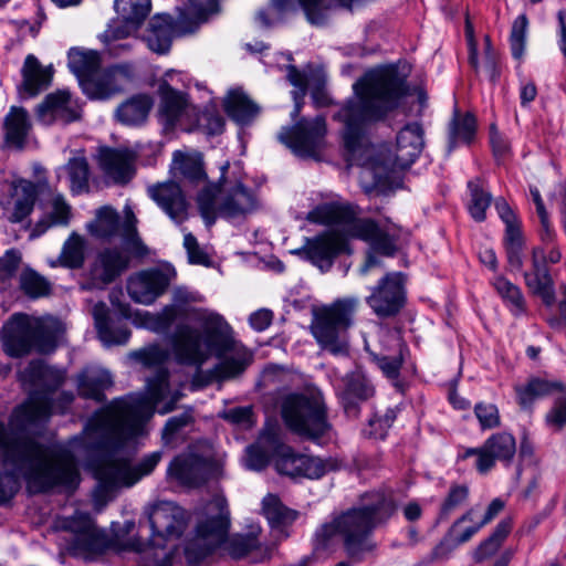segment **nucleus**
Instances as JSON below:
<instances>
[{
  "mask_svg": "<svg viewBox=\"0 0 566 566\" xmlns=\"http://www.w3.org/2000/svg\"><path fill=\"white\" fill-rule=\"evenodd\" d=\"M355 96L334 115L344 124L343 156L346 167H360L373 177L402 174L421 154L424 140L420 124H407L397 135L395 151L387 145L366 143L368 126L394 111L408 92L406 76L394 65L368 71L353 85Z\"/></svg>",
  "mask_w": 566,
  "mask_h": 566,
  "instance_id": "nucleus-1",
  "label": "nucleus"
},
{
  "mask_svg": "<svg viewBox=\"0 0 566 566\" xmlns=\"http://www.w3.org/2000/svg\"><path fill=\"white\" fill-rule=\"evenodd\" d=\"M147 388V396L114 399L88 419L83 437L73 439L81 440L86 449L102 453L95 465V476L104 491L134 485L149 475L163 458V451H154L132 465L122 455L128 442L147 433L146 424L155 411L160 415L174 411L184 396L178 389L171 390L169 371L163 367L148 379Z\"/></svg>",
  "mask_w": 566,
  "mask_h": 566,
  "instance_id": "nucleus-2",
  "label": "nucleus"
},
{
  "mask_svg": "<svg viewBox=\"0 0 566 566\" xmlns=\"http://www.w3.org/2000/svg\"><path fill=\"white\" fill-rule=\"evenodd\" d=\"M0 458L10 472H0V505L19 491L18 478L30 494L49 493L56 488L74 491L81 481L75 455L66 448L40 442L27 432L12 430L0 421Z\"/></svg>",
  "mask_w": 566,
  "mask_h": 566,
  "instance_id": "nucleus-3",
  "label": "nucleus"
},
{
  "mask_svg": "<svg viewBox=\"0 0 566 566\" xmlns=\"http://www.w3.org/2000/svg\"><path fill=\"white\" fill-rule=\"evenodd\" d=\"M205 340L200 332L188 324L180 323L170 335L169 340L176 360L187 366L200 367L214 354L221 361L216 365V377L226 380L242 374L252 361V355L245 348H238L231 336V327L224 318L216 313L200 317Z\"/></svg>",
  "mask_w": 566,
  "mask_h": 566,
  "instance_id": "nucleus-4",
  "label": "nucleus"
},
{
  "mask_svg": "<svg viewBox=\"0 0 566 566\" xmlns=\"http://www.w3.org/2000/svg\"><path fill=\"white\" fill-rule=\"evenodd\" d=\"M396 511L392 499L384 493H367L360 506L352 507L315 532V548L325 549L335 535L343 539V547L353 563H361L376 549L373 531L385 523Z\"/></svg>",
  "mask_w": 566,
  "mask_h": 566,
  "instance_id": "nucleus-5",
  "label": "nucleus"
},
{
  "mask_svg": "<svg viewBox=\"0 0 566 566\" xmlns=\"http://www.w3.org/2000/svg\"><path fill=\"white\" fill-rule=\"evenodd\" d=\"M357 207L349 203L329 202L314 208L307 213L306 220L323 226H345L347 234L353 239L368 242L373 252L392 258L398 251L399 235L392 227H380L369 218H357Z\"/></svg>",
  "mask_w": 566,
  "mask_h": 566,
  "instance_id": "nucleus-6",
  "label": "nucleus"
},
{
  "mask_svg": "<svg viewBox=\"0 0 566 566\" xmlns=\"http://www.w3.org/2000/svg\"><path fill=\"white\" fill-rule=\"evenodd\" d=\"M24 374L29 380L42 388L30 394L27 402L15 407L9 417V427L18 432L30 431L45 421L52 415V395L64 382V371L44 364L42 360H32Z\"/></svg>",
  "mask_w": 566,
  "mask_h": 566,
  "instance_id": "nucleus-7",
  "label": "nucleus"
},
{
  "mask_svg": "<svg viewBox=\"0 0 566 566\" xmlns=\"http://www.w3.org/2000/svg\"><path fill=\"white\" fill-rule=\"evenodd\" d=\"M197 205L208 228L214 224L218 214L228 220L244 219L259 207L255 195L239 179L209 182L199 191Z\"/></svg>",
  "mask_w": 566,
  "mask_h": 566,
  "instance_id": "nucleus-8",
  "label": "nucleus"
},
{
  "mask_svg": "<svg viewBox=\"0 0 566 566\" xmlns=\"http://www.w3.org/2000/svg\"><path fill=\"white\" fill-rule=\"evenodd\" d=\"M358 304L357 297H344L314 312L311 332L323 350L334 356L348 355L347 331L354 323Z\"/></svg>",
  "mask_w": 566,
  "mask_h": 566,
  "instance_id": "nucleus-9",
  "label": "nucleus"
},
{
  "mask_svg": "<svg viewBox=\"0 0 566 566\" xmlns=\"http://www.w3.org/2000/svg\"><path fill=\"white\" fill-rule=\"evenodd\" d=\"M57 331L52 323L18 313L11 316L2 329V345L11 357H22L32 349L50 353L56 346Z\"/></svg>",
  "mask_w": 566,
  "mask_h": 566,
  "instance_id": "nucleus-10",
  "label": "nucleus"
},
{
  "mask_svg": "<svg viewBox=\"0 0 566 566\" xmlns=\"http://www.w3.org/2000/svg\"><path fill=\"white\" fill-rule=\"evenodd\" d=\"M287 429L307 440H317L331 429L327 408L319 395L289 394L281 403Z\"/></svg>",
  "mask_w": 566,
  "mask_h": 566,
  "instance_id": "nucleus-11",
  "label": "nucleus"
},
{
  "mask_svg": "<svg viewBox=\"0 0 566 566\" xmlns=\"http://www.w3.org/2000/svg\"><path fill=\"white\" fill-rule=\"evenodd\" d=\"M231 525L228 502L214 496L205 507V518L196 527V536L185 546L189 564H199L219 547L228 537Z\"/></svg>",
  "mask_w": 566,
  "mask_h": 566,
  "instance_id": "nucleus-12",
  "label": "nucleus"
},
{
  "mask_svg": "<svg viewBox=\"0 0 566 566\" xmlns=\"http://www.w3.org/2000/svg\"><path fill=\"white\" fill-rule=\"evenodd\" d=\"M158 94V117L166 132L176 128L191 132L198 126V108L189 102L186 93L175 90L164 80L159 83Z\"/></svg>",
  "mask_w": 566,
  "mask_h": 566,
  "instance_id": "nucleus-13",
  "label": "nucleus"
},
{
  "mask_svg": "<svg viewBox=\"0 0 566 566\" xmlns=\"http://www.w3.org/2000/svg\"><path fill=\"white\" fill-rule=\"evenodd\" d=\"M327 127L324 116L300 118L293 126H284L279 140L301 158H316L325 147Z\"/></svg>",
  "mask_w": 566,
  "mask_h": 566,
  "instance_id": "nucleus-14",
  "label": "nucleus"
},
{
  "mask_svg": "<svg viewBox=\"0 0 566 566\" xmlns=\"http://www.w3.org/2000/svg\"><path fill=\"white\" fill-rule=\"evenodd\" d=\"M96 221L90 226L93 235L101 239H109L120 234L124 243L130 252L137 258L148 255L149 250L138 235L136 223L137 219L132 210L126 213V219L122 223L119 214L111 207H102L97 210Z\"/></svg>",
  "mask_w": 566,
  "mask_h": 566,
  "instance_id": "nucleus-15",
  "label": "nucleus"
},
{
  "mask_svg": "<svg viewBox=\"0 0 566 566\" xmlns=\"http://www.w3.org/2000/svg\"><path fill=\"white\" fill-rule=\"evenodd\" d=\"M342 230H327L314 238L306 239L305 244L295 251L296 254L310 261L322 272L332 269L335 259L342 253H350L347 228L340 226Z\"/></svg>",
  "mask_w": 566,
  "mask_h": 566,
  "instance_id": "nucleus-16",
  "label": "nucleus"
},
{
  "mask_svg": "<svg viewBox=\"0 0 566 566\" xmlns=\"http://www.w3.org/2000/svg\"><path fill=\"white\" fill-rule=\"evenodd\" d=\"M505 503L501 499H494L479 522H474L475 509L471 507L457 518L446 535L442 537L436 551L438 553L450 552L469 542L483 526L491 523L504 509Z\"/></svg>",
  "mask_w": 566,
  "mask_h": 566,
  "instance_id": "nucleus-17",
  "label": "nucleus"
},
{
  "mask_svg": "<svg viewBox=\"0 0 566 566\" xmlns=\"http://www.w3.org/2000/svg\"><path fill=\"white\" fill-rule=\"evenodd\" d=\"M406 302L405 275L400 272H390L381 277L371 289L366 303L374 313L381 318L397 315Z\"/></svg>",
  "mask_w": 566,
  "mask_h": 566,
  "instance_id": "nucleus-18",
  "label": "nucleus"
},
{
  "mask_svg": "<svg viewBox=\"0 0 566 566\" xmlns=\"http://www.w3.org/2000/svg\"><path fill=\"white\" fill-rule=\"evenodd\" d=\"M176 277L174 268H151L139 271L127 281V293L139 304L150 305L161 296Z\"/></svg>",
  "mask_w": 566,
  "mask_h": 566,
  "instance_id": "nucleus-19",
  "label": "nucleus"
},
{
  "mask_svg": "<svg viewBox=\"0 0 566 566\" xmlns=\"http://www.w3.org/2000/svg\"><path fill=\"white\" fill-rule=\"evenodd\" d=\"M129 263L130 256L124 249L108 247L101 250L90 268L87 289H105L128 269Z\"/></svg>",
  "mask_w": 566,
  "mask_h": 566,
  "instance_id": "nucleus-20",
  "label": "nucleus"
},
{
  "mask_svg": "<svg viewBox=\"0 0 566 566\" xmlns=\"http://www.w3.org/2000/svg\"><path fill=\"white\" fill-rule=\"evenodd\" d=\"M133 77L130 64H116L105 70H97L88 80L82 83V91L92 99H106L122 92Z\"/></svg>",
  "mask_w": 566,
  "mask_h": 566,
  "instance_id": "nucleus-21",
  "label": "nucleus"
},
{
  "mask_svg": "<svg viewBox=\"0 0 566 566\" xmlns=\"http://www.w3.org/2000/svg\"><path fill=\"white\" fill-rule=\"evenodd\" d=\"M375 386L366 373L356 367L342 378L337 395L348 416L357 417L359 407L375 396Z\"/></svg>",
  "mask_w": 566,
  "mask_h": 566,
  "instance_id": "nucleus-22",
  "label": "nucleus"
},
{
  "mask_svg": "<svg viewBox=\"0 0 566 566\" xmlns=\"http://www.w3.org/2000/svg\"><path fill=\"white\" fill-rule=\"evenodd\" d=\"M117 19L107 28V36H129L148 17L150 0H115Z\"/></svg>",
  "mask_w": 566,
  "mask_h": 566,
  "instance_id": "nucleus-23",
  "label": "nucleus"
},
{
  "mask_svg": "<svg viewBox=\"0 0 566 566\" xmlns=\"http://www.w3.org/2000/svg\"><path fill=\"white\" fill-rule=\"evenodd\" d=\"M94 159L107 177H132L136 174L138 154L129 147L103 145L96 148Z\"/></svg>",
  "mask_w": 566,
  "mask_h": 566,
  "instance_id": "nucleus-24",
  "label": "nucleus"
},
{
  "mask_svg": "<svg viewBox=\"0 0 566 566\" xmlns=\"http://www.w3.org/2000/svg\"><path fill=\"white\" fill-rule=\"evenodd\" d=\"M1 190L8 191L14 200L13 212L8 217L12 223L23 221L32 211L40 191L44 187L42 181L33 182L31 179H13L1 181Z\"/></svg>",
  "mask_w": 566,
  "mask_h": 566,
  "instance_id": "nucleus-25",
  "label": "nucleus"
},
{
  "mask_svg": "<svg viewBox=\"0 0 566 566\" xmlns=\"http://www.w3.org/2000/svg\"><path fill=\"white\" fill-rule=\"evenodd\" d=\"M148 522L151 534L161 538L179 537L186 527L184 510L168 501L153 506L148 514Z\"/></svg>",
  "mask_w": 566,
  "mask_h": 566,
  "instance_id": "nucleus-26",
  "label": "nucleus"
},
{
  "mask_svg": "<svg viewBox=\"0 0 566 566\" xmlns=\"http://www.w3.org/2000/svg\"><path fill=\"white\" fill-rule=\"evenodd\" d=\"M36 115L45 125L53 123L69 124L81 116L80 107L67 91H57L46 95L38 106Z\"/></svg>",
  "mask_w": 566,
  "mask_h": 566,
  "instance_id": "nucleus-27",
  "label": "nucleus"
},
{
  "mask_svg": "<svg viewBox=\"0 0 566 566\" xmlns=\"http://www.w3.org/2000/svg\"><path fill=\"white\" fill-rule=\"evenodd\" d=\"M150 198L177 223L187 217V201L181 187L174 179L148 188Z\"/></svg>",
  "mask_w": 566,
  "mask_h": 566,
  "instance_id": "nucleus-28",
  "label": "nucleus"
},
{
  "mask_svg": "<svg viewBox=\"0 0 566 566\" xmlns=\"http://www.w3.org/2000/svg\"><path fill=\"white\" fill-rule=\"evenodd\" d=\"M168 475L186 486H199L207 480V463L195 453H181L172 459Z\"/></svg>",
  "mask_w": 566,
  "mask_h": 566,
  "instance_id": "nucleus-29",
  "label": "nucleus"
},
{
  "mask_svg": "<svg viewBox=\"0 0 566 566\" xmlns=\"http://www.w3.org/2000/svg\"><path fill=\"white\" fill-rule=\"evenodd\" d=\"M195 298L185 287H176L172 291L174 304L166 305L159 313H145L143 324L156 333H167L177 317L180 315L179 306L192 302Z\"/></svg>",
  "mask_w": 566,
  "mask_h": 566,
  "instance_id": "nucleus-30",
  "label": "nucleus"
},
{
  "mask_svg": "<svg viewBox=\"0 0 566 566\" xmlns=\"http://www.w3.org/2000/svg\"><path fill=\"white\" fill-rule=\"evenodd\" d=\"M279 447V433L274 430H264L254 444L245 450V467L250 470L261 471L271 458L274 459Z\"/></svg>",
  "mask_w": 566,
  "mask_h": 566,
  "instance_id": "nucleus-31",
  "label": "nucleus"
},
{
  "mask_svg": "<svg viewBox=\"0 0 566 566\" xmlns=\"http://www.w3.org/2000/svg\"><path fill=\"white\" fill-rule=\"evenodd\" d=\"M484 451L486 455L483 459V467L489 472L496 461L510 463L513 460L516 440L513 434L505 431L493 433L484 441Z\"/></svg>",
  "mask_w": 566,
  "mask_h": 566,
  "instance_id": "nucleus-32",
  "label": "nucleus"
},
{
  "mask_svg": "<svg viewBox=\"0 0 566 566\" xmlns=\"http://www.w3.org/2000/svg\"><path fill=\"white\" fill-rule=\"evenodd\" d=\"M93 317L99 339L106 346L124 345L127 343L130 331L126 326H114L108 315V307L99 302L93 307Z\"/></svg>",
  "mask_w": 566,
  "mask_h": 566,
  "instance_id": "nucleus-33",
  "label": "nucleus"
},
{
  "mask_svg": "<svg viewBox=\"0 0 566 566\" xmlns=\"http://www.w3.org/2000/svg\"><path fill=\"white\" fill-rule=\"evenodd\" d=\"M112 385V375L105 369H85L77 376L78 395L96 402L105 401L104 391Z\"/></svg>",
  "mask_w": 566,
  "mask_h": 566,
  "instance_id": "nucleus-34",
  "label": "nucleus"
},
{
  "mask_svg": "<svg viewBox=\"0 0 566 566\" xmlns=\"http://www.w3.org/2000/svg\"><path fill=\"white\" fill-rule=\"evenodd\" d=\"M22 76L21 91L29 96H35L40 91L45 90L50 85L53 72L51 66H42L34 55L29 54L24 60Z\"/></svg>",
  "mask_w": 566,
  "mask_h": 566,
  "instance_id": "nucleus-35",
  "label": "nucleus"
},
{
  "mask_svg": "<svg viewBox=\"0 0 566 566\" xmlns=\"http://www.w3.org/2000/svg\"><path fill=\"white\" fill-rule=\"evenodd\" d=\"M6 143L17 149H22L31 128L28 112L23 107L12 106L3 123Z\"/></svg>",
  "mask_w": 566,
  "mask_h": 566,
  "instance_id": "nucleus-36",
  "label": "nucleus"
},
{
  "mask_svg": "<svg viewBox=\"0 0 566 566\" xmlns=\"http://www.w3.org/2000/svg\"><path fill=\"white\" fill-rule=\"evenodd\" d=\"M107 548L108 542L106 536L96 530L86 534L74 535L67 545V552L72 556L81 557L85 560H92L103 555Z\"/></svg>",
  "mask_w": 566,
  "mask_h": 566,
  "instance_id": "nucleus-37",
  "label": "nucleus"
},
{
  "mask_svg": "<svg viewBox=\"0 0 566 566\" xmlns=\"http://www.w3.org/2000/svg\"><path fill=\"white\" fill-rule=\"evenodd\" d=\"M172 19L169 14H157L151 18L145 41L148 48L156 53H166L172 40Z\"/></svg>",
  "mask_w": 566,
  "mask_h": 566,
  "instance_id": "nucleus-38",
  "label": "nucleus"
},
{
  "mask_svg": "<svg viewBox=\"0 0 566 566\" xmlns=\"http://www.w3.org/2000/svg\"><path fill=\"white\" fill-rule=\"evenodd\" d=\"M223 106L228 116L239 125L250 124L259 114V106L239 90L229 92Z\"/></svg>",
  "mask_w": 566,
  "mask_h": 566,
  "instance_id": "nucleus-39",
  "label": "nucleus"
},
{
  "mask_svg": "<svg viewBox=\"0 0 566 566\" xmlns=\"http://www.w3.org/2000/svg\"><path fill=\"white\" fill-rule=\"evenodd\" d=\"M170 174L171 177H208L203 156L197 150H175Z\"/></svg>",
  "mask_w": 566,
  "mask_h": 566,
  "instance_id": "nucleus-40",
  "label": "nucleus"
},
{
  "mask_svg": "<svg viewBox=\"0 0 566 566\" xmlns=\"http://www.w3.org/2000/svg\"><path fill=\"white\" fill-rule=\"evenodd\" d=\"M151 107V97L139 94L119 105L116 109V117L125 125H139L146 120Z\"/></svg>",
  "mask_w": 566,
  "mask_h": 566,
  "instance_id": "nucleus-41",
  "label": "nucleus"
},
{
  "mask_svg": "<svg viewBox=\"0 0 566 566\" xmlns=\"http://www.w3.org/2000/svg\"><path fill=\"white\" fill-rule=\"evenodd\" d=\"M67 57L69 67L75 74L81 87L83 81L91 78L99 69L101 60L95 51L71 49Z\"/></svg>",
  "mask_w": 566,
  "mask_h": 566,
  "instance_id": "nucleus-42",
  "label": "nucleus"
},
{
  "mask_svg": "<svg viewBox=\"0 0 566 566\" xmlns=\"http://www.w3.org/2000/svg\"><path fill=\"white\" fill-rule=\"evenodd\" d=\"M476 133V119L473 114L467 113L461 116L458 112L449 125L448 150L451 151L459 143L470 144Z\"/></svg>",
  "mask_w": 566,
  "mask_h": 566,
  "instance_id": "nucleus-43",
  "label": "nucleus"
},
{
  "mask_svg": "<svg viewBox=\"0 0 566 566\" xmlns=\"http://www.w3.org/2000/svg\"><path fill=\"white\" fill-rule=\"evenodd\" d=\"M512 530L511 518L502 520L493 530L488 538L482 541L473 552V559L476 563H482L491 558L500 549L505 538Z\"/></svg>",
  "mask_w": 566,
  "mask_h": 566,
  "instance_id": "nucleus-44",
  "label": "nucleus"
},
{
  "mask_svg": "<svg viewBox=\"0 0 566 566\" xmlns=\"http://www.w3.org/2000/svg\"><path fill=\"white\" fill-rule=\"evenodd\" d=\"M263 513L272 527H281L292 524L297 512L286 507L281 500L273 494H268L262 502Z\"/></svg>",
  "mask_w": 566,
  "mask_h": 566,
  "instance_id": "nucleus-45",
  "label": "nucleus"
},
{
  "mask_svg": "<svg viewBox=\"0 0 566 566\" xmlns=\"http://www.w3.org/2000/svg\"><path fill=\"white\" fill-rule=\"evenodd\" d=\"M504 247L511 270H521L523 264L522 251L524 247V239L518 221L505 224Z\"/></svg>",
  "mask_w": 566,
  "mask_h": 566,
  "instance_id": "nucleus-46",
  "label": "nucleus"
},
{
  "mask_svg": "<svg viewBox=\"0 0 566 566\" xmlns=\"http://www.w3.org/2000/svg\"><path fill=\"white\" fill-rule=\"evenodd\" d=\"M302 458L303 454L295 453L291 447L283 444L279 438V447L274 457V465L279 473L291 478H300Z\"/></svg>",
  "mask_w": 566,
  "mask_h": 566,
  "instance_id": "nucleus-47",
  "label": "nucleus"
},
{
  "mask_svg": "<svg viewBox=\"0 0 566 566\" xmlns=\"http://www.w3.org/2000/svg\"><path fill=\"white\" fill-rule=\"evenodd\" d=\"M59 262L70 269H80L84 263V241L77 233H72L64 242Z\"/></svg>",
  "mask_w": 566,
  "mask_h": 566,
  "instance_id": "nucleus-48",
  "label": "nucleus"
},
{
  "mask_svg": "<svg viewBox=\"0 0 566 566\" xmlns=\"http://www.w3.org/2000/svg\"><path fill=\"white\" fill-rule=\"evenodd\" d=\"M195 423L193 408L187 407L180 415L170 417L161 431L165 444L171 443L187 427Z\"/></svg>",
  "mask_w": 566,
  "mask_h": 566,
  "instance_id": "nucleus-49",
  "label": "nucleus"
},
{
  "mask_svg": "<svg viewBox=\"0 0 566 566\" xmlns=\"http://www.w3.org/2000/svg\"><path fill=\"white\" fill-rule=\"evenodd\" d=\"M494 287L497 293L509 303L511 312L514 315L517 316L526 312V303L517 286L504 277H497L494 281Z\"/></svg>",
  "mask_w": 566,
  "mask_h": 566,
  "instance_id": "nucleus-50",
  "label": "nucleus"
},
{
  "mask_svg": "<svg viewBox=\"0 0 566 566\" xmlns=\"http://www.w3.org/2000/svg\"><path fill=\"white\" fill-rule=\"evenodd\" d=\"M468 188L471 193V200L468 206L469 212L475 221L482 222L485 220V212L491 205L492 196L472 180L468 182Z\"/></svg>",
  "mask_w": 566,
  "mask_h": 566,
  "instance_id": "nucleus-51",
  "label": "nucleus"
},
{
  "mask_svg": "<svg viewBox=\"0 0 566 566\" xmlns=\"http://www.w3.org/2000/svg\"><path fill=\"white\" fill-rule=\"evenodd\" d=\"M300 478L306 479H321L327 472L336 470L337 468L336 462L331 458L322 459L303 454Z\"/></svg>",
  "mask_w": 566,
  "mask_h": 566,
  "instance_id": "nucleus-52",
  "label": "nucleus"
},
{
  "mask_svg": "<svg viewBox=\"0 0 566 566\" xmlns=\"http://www.w3.org/2000/svg\"><path fill=\"white\" fill-rule=\"evenodd\" d=\"M533 274V294L538 295L546 306H552L555 303V289L548 269L545 265L537 266Z\"/></svg>",
  "mask_w": 566,
  "mask_h": 566,
  "instance_id": "nucleus-53",
  "label": "nucleus"
},
{
  "mask_svg": "<svg viewBox=\"0 0 566 566\" xmlns=\"http://www.w3.org/2000/svg\"><path fill=\"white\" fill-rule=\"evenodd\" d=\"M527 27L528 18L526 13L520 14L512 24L510 34V46L512 56L516 61H521L525 53Z\"/></svg>",
  "mask_w": 566,
  "mask_h": 566,
  "instance_id": "nucleus-54",
  "label": "nucleus"
},
{
  "mask_svg": "<svg viewBox=\"0 0 566 566\" xmlns=\"http://www.w3.org/2000/svg\"><path fill=\"white\" fill-rule=\"evenodd\" d=\"M227 549L230 556L235 559H240L249 553L260 549L256 532L251 531L248 534H239L231 537L227 544Z\"/></svg>",
  "mask_w": 566,
  "mask_h": 566,
  "instance_id": "nucleus-55",
  "label": "nucleus"
},
{
  "mask_svg": "<svg viewBox=\"0 0 566 566\" xmlns=\"http://www.w3.org/2000/svg\"><path fill=\"white\" fill-rule=\"evenodd\" d=\"M469 497V488L464 484H452L441 504L438 521H446L449 515L461 506Z\"/></svg>",
  "mask_w": 566,
  "mask_h": 566,
  "instance_id": "nucleus-56",
  "label": "nucleus"
},
{
  "mask_svg": "<svg viewBox=\"0 0 566 566\" xmlns=\"http://www.w3.org/2000/svg\"><path fill=\"white\" fill-rule=\"evenodd\" d=\"M20 287L30 297L36 298L49 294L50 285L44 277L32 270L20 275Z\"/></svg>",
  "mask_w": 566,
  "mask_h": 566,
  "instance_id": "nucleus-57",
  "label": "nucleus"
},
{
  "mask_svg": "<svg viewBox=\"0 0 566 566\" xmlns=\"http://www.w3.org/2000/svg\"><path fill=\"white\" fill-rule=\"evenodd\" d=\"M149 545L147 544V546ZM128 546L130 549L142 553L138 566H170V559L167 556L159 557L153 547H146V544L138 539L130 541Z\"/></svg>",
  "mask_w": 566,
  "mask_h": 566,
  "instance_id": "nucleus-58",
  "label": "nucleus"
},
{
  "mask_svg": "<svg viewBox=\"0 0 566 566\" xmlns=\"http://www.w3.org/2000/svg\"><path fill=\"white\" fill-rule=\"evenodd\" d=\"M474 413L482 430L495 429L501 426L499 409L493 403H476L474 407Z\"/></svg>",
  "mask_w": 566,
  "mask_h": 566,
  "instance_id": "nucleus-59",
  "label": "nucleus"
},
{
  "mask_svg": "<svg viewBox=\"0 0 566 566\" xmlns=\"http://www.w3.org/2000/svg\"><path fill=\"white\" fill-rule=\"evenodd\" d=\"M396 179H363L360 187L369 198L389 197L400 185H394Z\"/></svg>",
  "mask_w": 566,
  "mask_h": 566,
  "instance_id": "nucleus-60",
  "label": "nucleus"
},
{
  "mask_svg": "<svg viewBox=\"0 0 566 566\" xmlns=\"http://www.w3.org/2000/svg\"><path fill=\"white\" fill-rule=\"evenodd\" d=\"M126 38L127 36H107V30L104 32L103 39L109 55L115 57L123 56L140 43L138 39L126 40Z\"/></svg>",
  "mask_w": 566,
  "mask_h": 566,
  "instance_id": "nucleus-61",
  "label": "nucleus"
},
{
  "mask_svg": "<svg viewBox=\"0 0 566 566\" xmlns=\"http://www.w3.org/2000/svg\"><path fill=\"white\" fill-rule=\"evenodd\" d=\"M396 418L395 408H388L382 415L375 412L369 420V426L374 429L370 433L376 438H385L387 430L392 426Z\"/></svg>",
  "mask_w": 566,
  "mask_h": 566,
  "instance_id": "nucleus-62",
  "label": "nucleus"
},
{
  "mask_svg": "<svg viewBox=\"0 0 566 566\" xmlns=\"http://www.w3.org/2000/svg\"><path fill=\"white\" fill-rule=\"evenodd\" d=\"M219 417L230 423L242 426L244 428H249L253 424V409L251 406L234 407L224 410L219 415Z\"/></svg>",
  "mask_w": 566,
  "mask_h": 566,
  "instance_id": "nucleus-63",
  "label": "nucleus"
},
{
  "mask_svg": "<svg viewBox=\"0 0 566 566\" xmlns=\"http://www.w3.org/2000/svg\"><path fill=\"white\" fill-rule=\"evenodd\" d=\"M132 357L150 367L164 364L168 358V353L159 346H150L133 353Z\"/></svg>",
  "mask_w": 566,
  "mask_h": 566,
  "instance_id": "nucleus-64",
  "label": "nucleus"
}]
</instances>
